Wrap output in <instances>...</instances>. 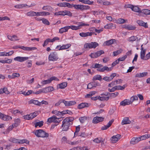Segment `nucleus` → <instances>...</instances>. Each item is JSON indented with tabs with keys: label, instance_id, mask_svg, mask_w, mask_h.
Instances as JSON below:
<instances>
[{
	"label": "nucleus",
	"instance_id": "nucleus-1",
	"mask_svg": "<svg viewBox=\"0 0 150 150\" xmlns=\"http://www.w3.org/2000/svg\"><path fill=\"white\" fill-rule=\"evenodd\" d=\"M74 118L72 117H66L62 122L61 127L62 131H67L69 129V127L72 124V121Z\"/></svg>",
	"mask_w": 150,
	"mask_h": 150
},
{
	"label": "nucleus",
	"instance_id": "nucleus-2",
	"mask_svg": "<svg viewBox=\"0 0 150 150\" xmlns=\"http://www.w3.org/2000/svg\"><path fill=\"white\" fill-rule=\"evenodd\" d=\"M103 66L102 64L96 63L95 64H93L91 66V68H98L97 69V71L101 72H103L105 71H109L112 69V67L109 68L107 66H104L101 68L103 67Z\"/></svg>",
	"mask_w": 150,
	"mask_h": 150
},
{
	"label": "nucleus",
	"instance_id": "nucleus-3",
	"mask_svg": "<svg viewBox=\"0 0 150 150\" xmlns=\"http://www.w3.org/2000/svg\"><path fill=\"white\" fill-rule=\"evenodd\" d=\"M35 134L38 137H47L49 136L48 133L42 129L36 130L35 132Z\"/></svg>",
	"mask_w": 150,
	"mask_h": 150
},
{
	"label": "nucleus",
	"instance_id": "nucleus-4",
	"mask_svg": "<svg viewBox=\"0 0 150 150\" xmlns=\"http://www.w3.org/2000/svg\"><path fill=\"white\" fill-rule=\"evenodd\" d=\"M72 7H74L77 10H80L82 11L83 10H87L89 9L90 8V7L88 6H86L83 5L78 4H71Z\"/></svg>",
	"mask_w": 150,
	"mask_h": 150
},
{
	"label": "nucleus",
	"instance_id": "nucleus-5",
	"mask_svg": "<svg viewBox=\"0 0 150 150\" xmlns=\"http://www.w3.org/2000/svg\"><path fill=\"white\" fill-rule=\"evenodd\" d=\"M58 53L56 52H51L49 55L48 59L49 61H55L57 60L58 59Z\"/></svg>",
	"mask_w": 150,
	"mask_h": 150
},
{
	"label": "nucleus",
	"instance_id": "nucleus-6",
	"mask_svg": "<svg viewBox=\"0 0 150 150\" xmlns=\"http://www.w3.org/2000/svg\"><path fill=\"white\" fill-rule=\"evenodd\" d=\"M59 119H60V118H57L55 115H53L48 119L47 122L49 123L52 122L58 123L61 121Z\"/></svg>",
	"mask_w": 150,
	"mask_h": 150
},
{
	"label": "nucleus",
	"instance_id": "nucleus-7",
	"mask_svg": "<svg viewBox=\"0 0 150 150\" xmlns=\"http://www.w3.org/2000/svg\"><path fill=\"white\" fill-rule=\"evenodd\" d=\"M71 46V45L70 44H67L66 45H58L56 47V49H58V50H62L68 49Z\"/></svg>",
	"mask_w": 150,
	"mask_h": 150
},
{
	"label": "nucleus",
	"instance_id": "nucleus-8",
	"mask_svg": "<svg viewBox=\"0 0 150 150\" xmlns=\"http://www.w3.org/2000/svg\"><path fill=\"white\" fill-rule=\"evenodd\" d=\"M0 118L4 121H7L11 120L12 117L11 116L0 112Z\"/></svg>",
	"mask_w": 150,
	"mask_h": 150
},
{
	"label": "nucleus",
	"instance_id": "nucleus-9",
	"mask_svg": "<svg viewBox=\"0 0 150 150\" xmlns=\"http://www.w3.org/2000/svg\"><path fill=\"white\" fill-rule=\"evenodd\" d=\"M29 58V57H23L18 56L14 58L13 59L14 61L20 62H22L28 59Z\"/></svg>",
	"mask_w": 150,
	"mask_h": 150
},
{
	"label": "nucleus",
	"instance_id": "nucleus-10",
	"mask_svg": "<svg viewBox=\"0 0 150 150\" xmlns=\"http://www.w3.org/2000/svg\"><path fill=\"white\" fill-rule=\"evenodd\" d=\"M104 120V118L102 117L96 116L93 118L92 122L94 124H97L98 122H102Z\"/></svg>",
	"mask_w": 150,
	"mask_h": 150
},
{
	"label": "nucleus",
	"instance_id": "nucleus-11",
	"mask_svg": "<svg viewBox=\"0 0 150 150\" xmlns=\"http://www.w3.org/2000/svg\"><path fill=\"white\" fill-rule=\"evenodd\" d=\"M63 103L66 106H71L76 104V103L75 101H67L64 99H63Z\"/></svg>",
	"mask_w": 150,
	"mask_h": 150
},
{
	"label": "nucleus",
	"instance_id": "nucleus-12",
	"mask_svg": "<svg viewBox=\"0 0 150 150\" xmlns=\"http://www.w3.org/2000/svg\"><path fill=\"white\" fill-rule=\"evenodd\" d=\"M141 140V139L139 137H133L130 141V144H135L137 143Z\"/></svg>",
	"mask_w": 150,
	"mask_h": 150
},
{
	"label": "nucleus",
	"instance_id": "nucleus-13",
	"mask_svg": "<svg viewBox=\"0 0 150 150\" xmlns=\"http://www.w3.org/2000/svg\"><path fill=\"white\" fill-rule=\"evenodd\" d=\"M57 5L61 7H67L69 8H72L71 4L67 2L60 3L57 4Z\"/></svg>",
	"mask_w": 150,
	"mask_h": 150
},
{
	"label": "nucleus",
	"instance_id": "nucleus-14",
	"mask_svg": "<svg viewBox=\"0 0 150 150\" xmlns=\"http://www.w3.org/2000/svg\"><path fill=\"white\" fill-rule=\"evenodd\" d=\"M19 48H21L23 50L28 51L34 50L37 49L35 47H25L24 46H20L19 47Z\"/></svg>",
	"mask_w": 150,
	"mask_h": 150
},
{
	"label": "nucleus",
	"instance_id": "nucleus-15",
	"mask_svg": "<svg viewBox=\"0 0 150 150\" xmlns=\"http://www.w3.org/2000/svg\"><path fill=\"white\" fill-rule=\"evenodd\" d=\"M120 136L119 134L113 136L110 139L112 143H114L117 142L120 139Z\"/></svg>",
	"mask_w": 150,
	"mask_h": 150
},
{
	"label": "nucleus",
	"instance_id": "nucleus-16",
	"mask_svg": "<svg viewBox=\"0 0 150 150\" xmlns=\"http://www.w3.org/2000/svg\"><path fill=\"white\" fill-rule=\"evenodd\" d=\"M114 121V120L113 119H112L106 125L102 127L101 129L103 130L107 129L111 126Z\"/></svg>",
	"mask_w": 150,
	"mask_h": 150
},
{
	"label": "nucleus",
	"instance_id": "nucleus-17",
	"mask_svg": "<svg viewBox=\"0 0 150 150\" xmlns=\"http://www.w3.org/2000/svg\"><path fill=\"white\" fill-rule=\"evenodd\" d=\"M143 45L141 46V51L140 52V57L141 59L144 60L145 56L146 54V50L143 47Z\"/></svg>",
	"mask_w": 150,
	"mask_h": 150
},
{
	"label": "nucleus",
	"instance_id": "nucleus-18",
	"mask_svg": "<svg viewBox=\"0 0 150 150\" xmlns=\"http://www.w3.org/2000/svg\"><path fill=\"white\" fill-rule=\"evenodd\" d=\"M90 105V104L86 103H83L79 104L78 106V108L81 109L85 107H88Z\"/></svg>",
	"mask_w": 150,
	"mask_h": 150
},
{
	"label": "nucleus",
	"instance_id": "nucleus-19",
	"mask_svg": "<svg viewBox=\"0 0 150 150\" xmlns=\"http://www.w3.org/2000/svg\"><path fill=\"white\" fill-rule=\"evenodd\" d=\"M122 28L129 30H134L136 29V27L130 25H125L123 26Z\"/></svg>",
	"mask_w": 150,
	"mask_h": 150
},
{
	"label": "nucleus",
	"instance_id": "nucleus-20",
	"mask_svg": "<svg viewBox=\"0 0 150 150\" xmlns=\"http://www.w3.org/2000/svg\"><path fill=\"white\" fill-rule=\"evenodd\" d=\"M132 10L136 12L139 13V16H142L141 15V10L140 8H139L138 6H133Z\"/></svg>",
	"mask_w": 150,
	"mask_h": 150
},
{
	"label": "nucleus",
	"instance_id": "nucleus-21",
	"mask_svg": "<svg viewBox=\"0 0 150 150\" xmlns=\"http://www.w3.org/2000/svg\"><path fill=\"white\" fill-rule=\"evenodd\" d=\"M115 41V40L111 39L103 43V45L104 46H110Z\"/></svg>",
	"mask_w": 150,
	"mask_h": 150
},
{
	"label": "nucleus",
	"instance_id": "nucleus-22",
	"mask_svg": "<svg viewBox=\"0 0 150 150\" xmlns=\"http://www.w3.org/2000/svg\"><path fill=\"white\" fill-rule=\"evenodd\" d=\"M50 15V13L46 11H42L39 12H36V16H48Z\"/></svg>",
	"mask_w": 150,
	"mask_h": 150
},
{
	"label": "nucleus",
	"instance_id": "nucleus-23",
	"mask_svg": "<svg viewBox=\"0 0 150 150\" xmlns=\"http://www.w3.org/2000/svg\"><path fill=\"white\" fill-rule=\"evenodd\" d=\"M131 104L129 99H125L120 102V105L122 106H125Z\"/></svg>",
	"mask_w": 150,
	"mask_h": 150
},
{
	"label": "nucleus",
	"instance_id": "nucleus-24",
	"mask_svg": "<svg viewBox=\"0 0 150 150\" xmlns=\"http://www.w3.org/2000/svg\"><path fill=\"white\" fill-rule=\"evenodd\" d=\"M127 21V20H125L124 19L119 18L117 20L115 19L113 21L117 23L123 24L126 23Z\"/></svg>",
	"mask_w": 150,
	"mask_h": 150
},
{
	"label": "nucleus",
	"instance_id": "nucleus-25",
	"mask_svg": "<svg viewBox=\"0 0 150 150\" xmlns=\"http://www.w3.org/2000/svg\"><path fill=\"white\" fill-rule=\"evenodd\" d=\"M79 35L81 37H85L88 36H91L92 35V32H87L86 33L82 32L79 33Z\"/></svg>",
	"mask_w": 150,
	"mask_h": 150
},
{
	"label": "nucleus",
	"instance_id": "nucleus-26",
	"mask_svg": "<svg viewBox=\"0 0 150 150\" xmlns=\"http://www.w3.org/2000/svg\"><path fill=\"white\" fill-rule=\"evenodd\" d=\"M131 121L129 120L128 117H126L124 118L122 120L121 124L122 125H126L130 123Z\"/></svg>",
	"mask_w": 150,
	"mask_h": 150
},
{
	"label": "nucleus",
	"instance_id": "nucleus-27",
	"mask_svg": "<svg viewBox=\"0 0 150 150\" xmlns=\"http://www.w3.org/2000/svg\"><path fill=\"white\" fill-rule=\"evenodd\" d=\"M137 23L140 25L143 26L146 28H148V25L146 23H144L141 20H139L137 21Z\"/></svg>",
	"mask_w": 150,
	"mask_h": 150
},
{
	"label": "nucleus",
	"instance_id": "nucleus-28",
	"mask_svg": "<svg viewBox=\"0 0 150 150\" xmlns=\"http://www.w3.org/2000/svg\"><path fill=\"white\" fill-rule=\"evenodd\" d=\"M7 37L8 39L12 41L18 40L17 36L16 35H13L12 36L8 35Z\"/></svg>",
	"mask_w": 150,
	"mask_h": 150
},
{
	"label": "nucleus",
	"instance_id": "nucleus-29",
	"mask_svg": "<svg viewBox=\"0 0 150 150\" xmlns=\"http://www.w3.org/2000/svg\"><path fill=\"white\" fill-rule=\"evenodd\" d=\"M69 29V26H67L60 29L59 30V32L60 33H62L67 31Z\"/></svg>",
	"mask_w": 150,
	"mask_h": 150
},
{
	"label": "nucleus",
	"instance_id": "nucleus-30",
	"mask_svg": "<svg viewBox=\"0 0 150 150\" xmlns=\"http://www.w3.org/2000/svg\"><path fill=\"white\" fill-rule=\"evenodd\" d=\"M67 83L66 82H63L62 83L59 84L57 86L59 88L63 89L65 88L67 86Z\"/></svg>",
	"mask_w": 150,
	"mask_h": 150
},
{
	"label": "nucleus",
	"instance_id": "nucleus-31",
	"mask_svg": "<svg viewBox=\"0 0 150 150\" xmlns=\"http://www.w3.org/2000/svg\"><path fill=\"white\" fill-rule=\"evenodd\" d=\"M147 72H144L140 73H137L135 76V77L141 78L146 76L147 74Z\"/></svg>",
	"mask_w": 150,
	"mask_h": 150
},
{
	"label": "nucleus",
	"instance_id": "nucleus-32",
	"mask_svg": "<svg viewBox=\"0 0 150 150\" xmlns=\"http://www.w3.org/2000/svg\"><path fill=\"white\" fill-rule=\"evenodd\" d=\"M14 123L13 124V127H17L19 125L21 122L19 118L15 119L14 121Z\"/></svg>",
	"mask_w": 150,
	"mask_h": 150
},
{
	"label": "nucleus",
	"instance_id": "nucleus-33",
	"mask_svg": "<svg viewBox=\"0 0 150 150\" xmlns=\"http://www.w3.org/2000/svg\"><path fill=\"white\" fill-rule=\"evenodd\" d=\"M115 28V25L112 23L108 24L105 25L104 27V28L105 29H110Z\"/></svg>",
	"mask_w": 150,
	"mask_h": 150
},
{
	"label": "nucleus",
	"instance_id": "nucleus-34",
	"mask_svg": "<svg viewBox=\"0 0 150 150\" xmlns=\"http://www.w3.org/2000/svg\"><path fill=\"white\" fill-rule=\"evenodd\" d=\"M79 1L84 4H87L89 5L92 4L93 3V1H91L89 0H79Z\"/></svg>",
	"mask_w": 150,
	"mask_h": 150
},
{
	"label": "nucleus",
	"instance_id": "nucleus-35",
	"mask_svg": "<svg viewBox=\"0 0 150 150\" xmlns=\"http://www.w3.org/2000/svg\"><path fill=\"white\" fill-rule=\"evenodd\" d=\"M30 142L26 139H19V144H23L25 143L27 144H29Z\"/></svg>",
	"mask_w": 150,
	"mask_h": 150
},
{
	"label": "nucleus",
	"instance_id": "nucleus-36",
	"mask_svg": "<svg viewBox=\"0 0 150 150\" xmlns=\"http://www.w3.org/2000/svg\"><path fill=\"white\" fill-rule=\"evenodd\" d=\"M143 13L146 15H150V10L144 9L141 10V15L142 16H143L142 15Z\"/></svg>",
	"mask_w": 150,
	"mask_h": 150
},
{
	"label": "nucleus",
	"instance_id": "nucleus-37",
	"mask_svg": "<svg viewBox=\"0 0 150 150\" xmlns=\"http://www.w3.org/2000/svg\"><path fill=\"white\" fill-rule=\"evenodd\" d=\"M54 15L56 16H65V10L56 12L54 13Z\"/></svg>",
	"mask_w": 150,
	"mask_h": 150
},
{
	"label": "nucleus",
	"instance_id": "nucleus-38",
	"mask_svg": "<svg viewBox=\"0 0 150 150\" xmlns=\"http://www.w3.org/2000/svg\"><path fill=\"white\" fill-rule=\"evenodd\" d=\"M102 80L101 76L99 75H96L94 76L92 80L95 81L97 80H98L101 81Z\"/></svg>",
	"mask_w": 150,
	"mask_h": 150
},
{
	"label": "nucleus",
	"instance_id": "nucleus-39",
	"mask_svg": "<svg viewBox=\"0 0 150 150\" xmlns=\"http://www.w3.org/2000/svg\"><path fill=\"white\" fill-rule=\"evenodd\" d=\"M105 96H99V100L101 101L108 100L109 99V97L106 96L105 94Z\"/></svg>",
	"mask_w": 150,
	"mask_h": 150
},
{
	"label": "nucleus",
	"instance_id": "nucleus-40",
	"mask_svg": "<svg viewBox=\"0 0 150 150\" xmlns=\"http://www.w3.org/2000/svg\"><path fill=\"white\" fill-rule=\"evenodd\" d=\"M26 15L29 16H36V12L34 11H30L27 12Z\"/></svg>",
	"mask_w": 150,
	"mask_h": 150
},
{
	"label": "nucleus",
	"instance_id": "nucleus-41",
	"mask_svg": "<svg viewBox=\"0 0 150 150\" xmlns=\"http://www.w3.org/2000/svg\"><path fill=\"white\" fill-rule=\"evenodd\" d=\"M93 141L97 143H99L100 142H103V139L101 138H97L95 139Z\"/></svg>",
	"mask_w": 150,
	"mask_h": 150
},
{
	"label": "nucleus",
	"instance_id": "nucleus-42",
	"mask_svg": "<svg viewBox=\"0 0 150 150\" xmlns=\"http://www.w3.org/2000/svg\"><path fill=\"white\" fill-rule=\"evenodd\" d=\"M51 81L50 78L47 80L42 81L41 82V83L43 85H45L47 84L50 83H51Z\"/></svg>",
	"mask_w": 150,
	"mask_h": 150
},
{
	"label": "nucleus",
	"instance_id": "nucleus-43",
	"mask_svg": "<svg viewBox=\"0 0 150 150\" xmlns=\"http://www.w3.org/2000/svg\"><path fill=\"white\" fill-rule=\"evenodd\" d=\"M42 9L44 10H47L48 11H52V8L51 7L49 6H44L42 8Z\"/></svg>",
	"mask_w": 150,
	"mask_h": 150
},
{
	"label": "nucleus",
	"instance_id": "nucleus-44",
	"mask_svg": "<svg viewBox=\"0 0 150 150\" xmlns=\"http://www.w3.org/2000/svg\"><path fill=\"white\" fill-rule=\"evenodd\" d=\"M68 26L69 29L70 28L73 30H77L80 29L79 27V25L77 26L74 25H72L69 26Z\"/></svg>",
	"mask_w": 150,
	"mask_h": 150
},
{
	"label": "nucleus",
	"instance_id": "nucleus-45",
	"mask_svg": "<svg viewBox=\"0 0 150 150\" xmlns=\"http://www.w3.org/2000/svg\"><path fill=\"white\" fill-rule=\"evenodd\" d=\"M43 122L42 121L36 122L35 124V127H37L38 126L39 127H42L43 125Z\"/></svg>",
	"mask_w": 150,
	"mask_h": 150
},
{
	"label": "nucleus",
	"instance_id": "nucleus-46",
	"mask_svg": "<svg viewBox=\"0 0 150 150\" xmlns=\"http://www.w3.org/2000/svg\"><path fill=\"white\" fill-rule=\"evenodd\" d=\"M29 104H34L36 105H39L40 104V102H39L38 100H31L29 102Z\"/></svg>",
	"mask_w": 150,
	"mask_h": 150
},
{
	"label": "nucleus",
	"instance_id": "nucleus-47",
	"mask_svg": "<svg viewBox=\"0 0 150 150\" xmlns=\"http://www.w3.org/2000/svg\"><path fill=\"white\" fill-rule=\"evenodd\" d=\"M9 141L14 143H18L19 144V139H16L13 138H11L9 139Z\"/></svg>",
	"mask_w": 150,
	"mask_h": 150
},
{
	"label": "nucleus",
	"instance_id": "nucleus-48",
	"mask_svg": "<svg viewBox=\"0 0 150 150\" xmlns=\"http://www.w3.org/2000/svg\"><path fill=\"white\" fill-rule=\"evenodd\" d=\"M138 38L136 36H133L130 37L128 39V41L129 42H134L136 40H138Z\"/></svg>",
	"mask_w": 150,
	"mask_h": 150
},
{
	"label": "nucleus",
	"instance_id": "nucleus-49",
	"mask_svg": "<svg viewBox=\"0 0 150 150\" xmlns=\"http://www.w3.org/2000/svg\"><path fill=\"white\" fill-rule=\"evenodd\" d=\"M91 48H95L99 45L96 42H91Z\"/></svg>",
	"mask_w": 150,
	"mask_h": 150
},
{
	"label": "nucleus",
	"instance_id": "nucleus-50",
	"mask_svg": "<svg viewBox=\"0 0 150 150\" xmlns=\"http://www.w3.org/2000/svg\"><path fill=\"white\" fill-rule=\"evenodd\" d=\"M138 99V97L137 96H132L129 100V101L131 104L134 101L137 100Z\"/></svg>",
	"mask_w": 150,
	"mask_h": 150
},
{
	"label": "nucleus",
	"instance_id": "nucleus-51",
	"mask_svg": "<svg viewBox=\"0 0 150 150\" xmlns=\"http://www.w3.org/2000/svg\"><path fill=\"white\" fill-rule=\"evenodd\" d=\"M87 117L86 116H84L82 117H81L79 118V120L80 122L82 123H84L87 120Z\"/></svg>",
	"mask_w": 150,
	"mask_h": 150
},
{
	"label": "nucleus",
	"instance_id": "nucleus-52",
	"mask_svg": "<svg viewBox=\"0 0 150 150\" xmlns=\"http://www.w3.org/2000/svg\"><path fill=\"white\" fill-rule=\"evenodd\" d=\"M109 94L110 97L112 98H114L117 96L119 94V93L117 92H116L115 93H108V94Z\"/></svg>",
	"mask_w": 150,
	"mask_h": 150
},
{
	"label": "nucleus",
	"instance_id": "nucleus-53",
	"mask_svg": "<svg viewBox=\"0 0 150 150\" xmlns=\"http://www.w3.org/2000/svg\"><path fill=\"white\" fill-rule=\"evenodd\" d=\"M49 42H51V39L48 38L45 41L43 44L42 45V46L44 47L47 45Z\"/></svg>",
	"mask_w": 150,
	"mask_h": 150
},
{
	"label": "nucleus",
	"instance_id": "nucleus-54",
	"mask_svg": "<svg viewBox=\"0 0 150 150\" xmlns=\"http://www.w3.org/2000/svg\"><path fill=\"white\" fill-rule=\"evenodd\" d=\"M80 130V126H77L76 128V131L74 133V137H76Z\"/></svg>",
	"mask_w": 150,
	"mask_h": 150
},
{
	"label": "nucleus",
	"instance_id": "nucleus-55",
	"mask_svg": "<svg viewBox=\"0 0 150 150\" xmlns=\"http://www.w3.org/2000/svg\"><path fill=\"white\" fill-rule=\"evenodd\" d=\"M26 6H27V5L25 4H21L15 5L14 7L16 8L20 9L23 8V7H25Z\"/></svg>",
	"mask_w": 150,
	"mask_h": 150
},
{
	"label": "nucleus",
	"instance_id": "nucleus-56",
	"mask_svg": "<svg viewBox=\"0 0 150 150\" xmlns=\"http://www.w3.org/2000/svg\"><path fill=\"white\" fill-rule=\"evenodd\" d=\"M123 50L122 49H120L118 50H117L116 51L114 52H113V54L114 56H116L118 54L121 53L122 51Z\"/></svg>",
	"mask_w": 150,
	"mask_h": 150
},
{
	"label": "nucleus",
	"instance_id": "nucleus-57",
	"mask_svg": "<svg viewBox=\"0 0 150 150\" xmlns=\"http://www.w3.org/2000/svg\"><path fill=\"white\" fill-rule=\"evenodd\" d=\"M42 22L45 25H50V22L49 21L44 18H42Z\"/></svg>",
	"mask_w": 150,
	"mask_h": 150
},
{
	"label": "nucleus",
	"instance_id": "nucleus-58",
	"mask_svg": "<svg viewBox=\"0 0 150 150\" xmlns=\"http://www.w3.org/2000/svg\"><path fill=\"white\" fill-rule=\"evenodd\" d=\"M84 47L85 49L89 48V49H91V43H87L84 44Z\"/></svg>",
	"mask_w": 150,
	"mask_h": 150
},
{
	"label": "nucleus",
	"instance_id": "nucleus-59",
	"mask_svg": "<svg viewBox=\"0 0 150 150\" xmlns=\"http://www.w3.org/2000/svg\"><path fill=\"white\" fill-rule=\"evenodd\" d=\"M126 86L125 85H123V86H116V87L117 88V90H123L125 88Z\"/></svg>",
	"mask_w": 150,
	"mask_h": 150
},
{
	"label": "nucleus",
	"instance_id": "nucleus-60",
	"mask_svg": "<svg viewBox=\"0 0 150 150\" xmlns=\"http://www.w3.org/2000/svg\"><path fill=\"white\" fill-rule=\"evenodd\" d=\"M96 53L98 57L100 56L101 54H104V52L103 50H100L98 51L97 52H96Z\"/></svg>",
	"mask_w": 150,
	"mask_h": 150
},
{
	"label": "nucleus",
	"instance_id": "nucleus-61",
	"mask_svg": "<svg viewBox=\"0 0 150 150\" xmlns=\"http://www.w3.org/2000/svg\"><path fill=\"white\" fill-rule=\"evenodd\" d=\"M52 114L56 115L60 117V114L61 113V112L60 111H59L57 110H53L52 111Z\"/></svg>",
	"mask_w": 150,
	"mask_h": 150
},
{
	"label": "nucleus",
	"instance_id": "nucleus-62",
	"mask_svg": "<svg viewBox=\"0 0 150 150\" xmlns=\"http://www.w3.org/2000/svg\"><path fill=\"white\" fill-rule=\"evenodd\" d=\"M92 82L93 87H96L97 86H100V84L99 82L95 81Z\"/></svg>",
	"mask_w": 150,
	"mask_h": 150
},
{
	"label": "nucleus",
	"instance_id": "nucleus-63",
	"mask_svg": "<svg viewBox=\"0 0 150 150\" xmlns=\"http://www.w3.org/2000/svg\"><path fill=\"white\" fill-rule=\"evenodd\" d=\"M89 134L88 133H86L84 132H82L79 136H81L83 137H86L89 136Z\"/></svg>",
	"mask_w": 150,
	"mask_h": 150
},
{
	"label": "nucleus",
	"instance_id": "nucleus-64",
	"mask_svg": "<svg viewBox=\"0 0 150 150\" xmlns=\"http://www.w3.org/2000/svg\"><path fill=\"white\" fill-rule=\"evenodd\" d=\"M116 76V74L115 73L112 74L109 77L110 81H111Z\"/></svg>",
	"mask_w": 150,
	"mask_h": 150
}]
</instances>
